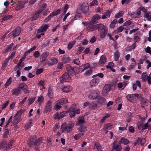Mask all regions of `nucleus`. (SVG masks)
<instances>
[{
    "mask_svg": "<svg viewBox=\"0 0 151 151\" xmlns=\"http://www.w3.org/2000/svg\"><path fill=\"white\" fill-rule=\"evenodd\" d=\"M66 70L70 76L73 77L74 76V77L76 79H78L80 78V75L78 73L79 70L78 67H72V66L68 65L66 67Z\"/></svg>",
    "mask_w": 151,
    "mask_h": 151,
    "instance_id": "obj_1",
    "label": "nucleus"
},
{
    "mask_svg": "<svg viewBox=\"0 0 151 151\" xmlns=\"http://www.w3.org/2000/svg\"><path fill=\"white\" fill-rule=\"evenodd\" d=\"M97 29L99 33L100 37L101 38H104L108 32V28L102 24H97Z\"/></svg>",
    "mask_w": 151,
    "mask_h": 151,
    "instance_id": "obj_2",
    "label": "nucleus"
},
{
    "mask_svg": "<svg viewBox=\"0 0 151 151\" xmlns=\"http://www.w3.org/2000/svg\"><path fill=\"white\" fill-rule=\"evenodd\" d=\"M74 123L71 122H69L67 125L65 123H63L61 127V129H63L64 131L65 130L68 133L70 132L74 127Z\"/></svg>",
    "mask_w": 151,
    "mask_h": 151,
    "instance_id": "obj_3",
    "label": "nucleus"
},
{
    "mask_svg": "<svg viewBox=\"0 0 151 151\" xmlns=\"http://www.w3.org/2000/svg\"><path fill=\"white\" fill-rule=\"evenodd\" d=\"M24 112V110L21 109L19 111L17 112L14 117V120L12 122L13 124H17L22 120V119L21 115Z\"/></svg>",
    "mask_w": 151,
    "mask_h": 151,
    "instance_id": "obj_4",
    "label": "nucleus"
},
{
    "mask_svg": "<svg viewBox=\"0 0 151 151\" xmlns=\"http://www.w3.org/2000/svg\"><path fill=\"white\" fill-rule=\"evenodd\" d=\"M69 75H70V74L67 73H64L63 76L60 77V83H63L65 82H70L71 80V78Z\"/></svg>",
    "mask_w": 151,
    "mask_h": 151,
    "instance_id": "obj_5",
    "label": "nucleus"
},
{
    "mask_svg": "<svg viewBox=\"0 0 151 151\" xmlns=\"http://www.w3.org/2000/svg\"><path fill=\"white\" fill-rule=\"evenodd\" d=\"M28 2L27 0H24L22 1H18L16 4V10L17 11H19L21 9L25 8V4Z\"/></svg>",
    "mask_w": 151,
    "mask_h": 151,
    "instance_id": "obj_6",
    "label": "nucleus"
},
{
    "mask_svg": "<svg viewBox=\"0 0 151 151\" xmlns=\"http://www.w3.org/2000/svg\"><path fill=\"white\" fill-rule=\"evenodd\" d=\"M21 30L19 28H17L14 29L12 32L9 34L8 36L11 38L18 36L20 34Z\"/></svg>",
    "mask_w": 151,
    "mask_h": 151,
    "instance_id": "obj_7",
    "label": "nucleus"
},
{
    "mask_svg": "<svg viewBox=\"0 0 151 151\" xmlns=\"http://www.w3.org/2000/svg\"><path fill=\"white\" fill-rule=\"evenodd\" d=\"M81 9L83 12L86 15L88 14L89 8L88 4L86 1L83 2L81 6Z\"/></svg>",
    "mask_w": 151,
    "mask_h": 151,
    "instance_id": "obj_8",
    "label": "nucleus"
},
{
    "mask_svg": "<svg viewBox=\"0 0 151 151\" xmlns=\"http://www.w3.org/2000/svg\"><path fill=\"white\" fill-rule=\"evenodd\" d=\"M86 26H88L87 29L88 31H92L97 29V24L96 25L91 24L90 22H88Z\"/></svg>",
    "mask_w": 151,
    "mask_h": 151,
    "instance_id": "obj_9",
    "label": "nucleus"
},
{
    "mask_svg": "<svg viewBox=\"0 0 151 151\" xmlns=\"http://www.w3.org/2000/svg\"><path fill=\"white\" fill-rule=\"evenodd\" d=\"M42 11L37 10L33 14V16L30 18L32 21H33L38 19L40 17V15L42 14Z\"/></svg>",
    "mask_w": 151,
    "mask_h": 151,
    "instance_id": "obj_10",
    "label": "nucleus"
},
{
    "mask_svg": "<svg viewBox=\"0 0 151 151\" xmlns=\"http://www.w3.org/2000/svg\"><path fill=\"white\" fill-rule=\"evenodd\" d=\"M52 101H51L50 100L47 102L46 105L45 106V113H47L51 110L52 108Z\"/></svg>",
    "mask_w": 151,
    "mask_h": 151,
    "instance_id": "obj_11",
    "label": "nucleus"
},
{
    "mask_svg": "<svg viewBox=\"0 0 151 151\" xmlns=\"http://www.w3.org/2000/svg\"><path fill=\"white\" fill-rule=\"evenodd\" d=\"M100 81V79L98 77H95L90 81V84L91 86H95L98 85Z\"/></svg>",
    "mask_w": 151,
    "mask_h": 151,
    "instance_id": "obj_12",
    "label": "nucleus"
},
{
    "mask_svg": "<svg viewBox=\"0 0 151 151\" xmlns=\"http://www.w3.org/2000/svg\"><path fill=\"white\" fill-rule=\"evenodd\" d=\"M49 55V53L46 51L43 52L40 55V61L42 62L46 59Z\"/></svg>",
    "mask_w": 151,
    "mask_h": 151,
    "instance_id": "obj_13",
    "label": "nucleus"
},
{
    "mask_svg": "<svg viewBox=\"0 0 151 151\" xmlns=\"http://www.w3.org/2000/svg\"><path fill=\"white\" fill-rule=\"evenodd\" d=\"M116 140H115L113 143V148L116 150V151H121L122 147L121 145L116 144Z\"/></svg>",
    "mask_w": 151,
    "mask_h": 151,
    "instance_id": "obj_14",
    "label": "nucleus"
},
{
    "mask_svg": "<svg viewBox=\"0 0 151 151\" xmlns=\"http://www.w3.org/2000/svg\"><path fill=\"white\" fill-rule=\"evenodd\" d=\"M137 98L140 97L141 95H127L126 97L128 100L129 101L133 102L135 99L136 96Z\"/></svg>",
    "mask_w": 151,
    "mask_h": 151,
    "instance_id": "obj_15",
    "label": "nucleus"
},
{
    "mask_svg": "<svg viewBox=\"0 0 151 151\" xmlns=\"http://www.w3.org/2000/svg\"><path fill=\"white\" fill-rule=\"evenodd\" d=\"M106 58L104 55L101 56L99 61V65L101 66L103 65L106 62Z\"/></svg>",
    "mask_w": 151,
    "mask_h": 151,
    "instance_id": "obj_16",
    "label": "nucleus"
},
{
    "mask_svg": "<svg viewBox=\"0 0 151 151\" xmlns=\"http://www.w3.org/2000/svg\"><path fill=\"white\" fill-rule=\"evenodd\" d=\"M61 89L63 92L68 93L70 92L72 90V87L70 86H64Z\"/></svg>",
    "mask_w": 151,
    "mask_h": 151,
    "instance_id": "obj_17",
    "label": "nucleus"
},
{
    "mask_svg": "<svg viewBox=\"0 0 151 151\" xmlns=\"http://www.w3.org/2000/svg\"><path fill=\"white\" fill-rule=\"evenodd\" d=\"M58 62L57 59L52 58H51L48 62V65H52L56 64Z\"/></svg>",
    "mask_w": 151,
    "mask_h": 151,
    "instance_id": "obj_18",
    "label": "nucleus"
},
{
    "mask_svg": "<svg viewBox=\"0 0 151 151\" xmlns=\"http://www.w3.org/2000/svg\"><path fill=\"white\" fill-rule=\"evenodd\" d=\"M90 65L88 63H87L84 65L81 66L80 67V70L82 73L84 70H86V69L89 68L90 67Z\"/></svg>",
    "mask_w": 151,
    "mask_h": 151,
    "instance_id": "obj_19",
    "label": "nucleus"
},
{
    "mask_svg": "<svg viewBox=\"0 0 151 151\" xmlns=\"http://www.w3.org/2000/svg\"><path fill=\"white\" fill-rule=\"evenodd\" d=\"M62 105L60 101H56L55 104L54 106L53 109L56 111H58L61 108V105Z\"/></svg>",
    "mask_w": 151,
    "mask_h": 151,
    "instance_id": "obj_20",
    "label": "nucleus"
},
{
    "mask_svg": "<svg viewBox=\"0 0 151 151\" xmlns=\"http://www.w3.org/2000/svg\"><path fill=\"white\" fill-rule=\"evenodd\" d=\"M111 12L109 10H106V11L104 12V14L102 15V19H104L109 18L111 14Z\"/></svg>",
    "mask_w": 151,
    "mask_h": 151,
    "instance_id": "obj_21",
    "label": "nucleus"
},
{
    "mask_svg": "<svg viewBox=\"0 0 151 151\" xmlns=\"http://www.w3.org/2000/svg\"><path fill=\"white\" fill-rule=\"evenodd\" d=\"M100 18L99 15L98 14H95L93 16L91 20V22L93 23H96V20L99 19Z\"/></svg>",
    "mask_w": 151,
    "mask_h": 151,
    "instance_id": "obj_22",
    "label": "nucleus"
},
{
    "mask_svg": "<svg viewBox=\"0 0 151 151\" xmlns=\"http://www.w3.org/2000/svg\"><path fill=\"white\" fill-rule=\"evenodd\" d=\"M88 98L92 100L96 99H97L98 101H100L101 100V99L100 98L99 96L97 95H89Z\"/></svg>",
    "mask_w": 151,
    "mask_h": 151,
    "instance_id": "obj_23",
    "label": "nucleus"
},
{
    "mask_svg": "<svg viewBox=\"0 0 151 151\" xmlns=\"http://www.w3.org/2000/svg\"><path fill=\"white\" fill-rule=\"evenodd\" d=\"M48 26L47 24H45L44 26H42L41 28L38 30L39 32H42L45 31L48 29Z\"/></svg>",
    "mask_w": 151,
    "mask_h": 151,
    "instance_id": "obj_24",
    "label": "nucleus"
},
{
    "mask_svg": "<svg viewBox=\"0 0 151 151\" xmlns=\"http://www.w3.org/2000/svg\"><path fill=\"white\" fill-rule=\"evenodd\" d=\"M8 61L6 59L3 61V63H2V66L1 68V70H3L5 69L8 65Z\"/></svg>",
    "mask_w": 151,
    "mask_h": 151,
    "instance_id": "obj_25",
    "label": "nucleus"
},
{
    "mask_svg": "<svg viewBox=\"0 0 151 151\" xmlns=\"http://www.w3.org/2000/svg\"><path fill=\"white\" fill-rule=\"evenodd\" d=\"M111 87L109 85H106L103 88V92L106 93H107L110 90Z\"/></svg>",
    "mask_w": 151,
    "mask_h": 151,
    "instance_id": "obj_26",
    "label": "nucleus"
},
{
    "mask_svg": "<svg viewBox=\"0 0 151 151\" xmlns=\"http://www.w3.org/2000/svg\"><path fill=\"white\" fill-rule=\"evenodd\" d=\"M13 43H12L10 45H8L6 49L5 50H4V53H6L11 51L12 48L13 46Z\"/></svg>",
    "mask_w": 151,
    "mask_h": 151,
    "instance_id": "obj_27",
    "label": "nucleus"
},
{
    "mask_svg": "<svg viewBox=\"0 0 151 151\" xmlns=\"http://www.w3.org/2000/svg\"><path fill=\"white\" fill-rule=\"evenodd\" d=\"M139 100L142 105L144 106L147 104V100L146 98L141 97L140 98Z\"/></svg>",
    "mask_w": 151,
    "mask_h": 151,
    "instance_id": "obj_28",
    "label": "nucleus"
},
{
    "mask_svg": "<svg viewBox=\"0 0 151 151\" xmlns=\"http://www.w3.org/2000/svg\"><path fill=\"white\" fill-rule=\"evenodd\" d=\"M120 142L121 143L125 145H127L129 142V141L127 139L124 138H121Z\"/></svg>",
    "mask_w": 151,
    "mask_h": 151,
    "instance_id": "obj_29",
    "label": "nucleus"
},
{
    "mask_svg": "<svg viewBox=\"0 0 151 151\" xmlns=\"http://www.w3.org/2000/svg\"><path fill=\"white\" fill-rule=\"evenodd\" d=\"M84 135L83 133H79L75 135L74 137V139L75 140H78Z\"/></svg>",
    "mask_w": 151,
    "mask_h": 151,
    "instance_id": "obj_30",
    "label": "nucleus"
},
{
    "mask_svg": "<svg viewBox=\"0 0 151 151\" xmlns=\"http://www.w3.org/2000/svg\"><path fill=\"white\" fill-rule=\"evenodd\" d=\"M117 22V20L116 19H114L111 22L109 25V27L112 28H113L115 27V24Z\"/></svg>",
    "mask_w": 151,
    "mask_h": 151,
    "instance_id": "obj_31",
    "label": "nucleus"
},
{
    "mask_svg": "<svg viewBox=\"0 0 151 151\" xmlns=\"http://www.w3.org/2000/svg\"><path fill=\"white\" fill-rule=\"evenodd\" d=\"M15 53L16 52H13L11 54V55L10 56H9L8 57V58H6V59L8 61H9L10 60H12L14 57Z\"/></svg>",
    "mask_w": 151,
    "mask_h": 151,
    "instance_id": "obj_32",
    "label": "nucleus"
},
{
    "mask_svg": "<svg viewBox=\"0 0 151 151\" xmlns=\"http://www.w3.org/2000/svg\"><path fill=\"white\" fill-rule=\"evenodd\" d=\"M21 91V90L19 89L18 88H15V89L12 90V92L13 94H17L19 93Z\"/></svg>",
    "mask_w": 151,
    "mask_h": 151,
    "instance_id": "obj_33",
    "label": "nucleus"
},
{
    "mask_svg": "<svg viewBox=\"0 0 151 151\" xmlns=\"http://www.w3.org/2000/svg\"><path fill=\"white\" fill-rule=\"evenodd\" d=\"M43 142V140L41 138H39L37 140L35 141L34 144V145H40Z\"/></svg>",
    "mask_w": 151,
    "mask_h": 151,
    "instance_id": "obj_34",
    "label": "nucleus"
},
{
    "mask_svg": "<svg viewBox=\"0 0 151 151\" xmlns=\"http://www.w3.org/2000/svg\"><path fill=\"white\" fill-rule=\"evenodd\" d=\"M119 52L117 51H116L114 54V59L115 61H118L119 60Z\"/></svg>",
    "mask_w": 151,
    "mask_h": 151,
    "instance_id": "obj_35",
    "label": "nucleus"
},
{
    "mask_svg": "<svg viewBox=\"0 0 151 151\" xmlns=\"http://www.w3.org/2000/svg\"><path fill=\"white\" fill-rule=\"evenodd\" d=\"M62 9H59L55 11H53L51 14L53 16L59 14L60 12Z\"/></svg>",
    "mask_w": 151,
    "mask_h": 151,
    "instance_id": "obj_36",
    "label": "nucleus"
},
{
    "mask_svg": "<svg viewBox=\"0 0 151 151\" xmlns=\"http://www.w3.org/2000/svg\"><path fill=\"white\" fill-rule=\"evenodd\" d=\"M124 14V12H123L120 11L115 15V17L116 18H118L122 17Z\"/></svg>",
    "mask_w": 151,
    "mask_h": 151,
    "instance_id": "obj_37",
    "label": "nucleus"
},
{
    "mask_svg": "<svg viewBox=\"0 0 151 151\" xmlns=\"http://www.w3.org/2000/svg\"><path fill=\"white\" fill-rule=\"evenodd\" d=\"M14 143V141L13 140L11 141L8 143V145L6 147L7 149L11 148Z\"/></svg>",
    "mask_w": 151,
    "mask_h": 151,
    "instance_id": "obj_38",
    "label": "nucleus"
},
{
    "mask_svg": "<svg viewBox=\"0 0 151 151\" xmlns=\"http://www.w3.org/2000/svg\"><path fill=\"white\" fill-rule=\"evenodd\" d=\"M104 76V75L103 73H98L96 75H94L92 76L93 78H95V77H99L100 78H103Z\"/></svg>",
    "mask_w": 151,
    "mask_h": 151,
    "instance_id": "obj_39",
    "label": "nucleus"
},
{
    "mask_svg": "<svg viewBox=\"0 0 151 151\" xmlns=\"http://www.w3.org/2000/svg\"><path fill=\"white\" fill-rule=\"evenodd\" d=\"M53 17V16L52 15V14L51 13L47 17L45 18L44 20V22L45 23H47L48 21H49L50 19L52 18Z\"/></svg>",
    "mask_w": 151,
    "mask_h": 151,
    "instance_id": "obj_40",
    "label": "nucleus"
},
{
    "mask_svg": "<svg viewBox=\"0 0 151 151\" xmlns=\"http://www.w3.org/2000/svg\"><path fill=\"white\" fill-rule=\"evenodd\" d=\"M12 81H11V78H9L7 80L4 85L5 88H7V86H9L11 83Z\"/></svg>",
    "mask_w": 151,
    "mask_h": 151,
    "instance_id": "obj_41",
    "label": "nucleus"
},
{
    "mask_svg": "<svg viewBox=\"0 0 151 151\" xmlns=\"http://www.w3.org/2000/svg\"><path fill=\"white\" fill-rule=\"evenodd\" d=\"M148 76H147V74L146 72L143 73L142 75V78L144 80L147 79L148 78Z\"/></svg>",
    "mask_w": 151,
    "mask_h": 151,
    "instance_id": "obj_42",
    "label": "nucleus"
},
{
    "mask_svg": "<svg viewBox=\"0 0 151 151\" xmlns=\"http://www.w3.org/2000/svg\"><path fill=\"white\" fill-rule=\"evenodd\" d=\"M24 86H26L25 84L21 83L18 85L17 88L19 89H21V91L23 89H24Z\"/></svg>",
    "mask_w": 151,
    "mask_h": 151,
    "instance_id": "obj_43",
    "label": "nucleus"
},
{
    "mask_svg": "<svg viewBox=\"0 0 151 151\" xmlns=\"http://www.w3.org/2000/svg\"><path fill=\"white\" fill-rule=\"evenodd\" d=\"M44 69L43 68L38 69L36 70V74L37 75H38L42 73Z\"/></svg>",
    "mask_w": 151,
    "mask_h": 151,
    "instance_id": "obj_44",
    "label": "nucleus"
},
{
    "mask_svg": "<svg viewBox=\"0 0 151 151\" xmlns=\"http://www.w3.org/2000/svg\"><path fill=\"white\" fill-rule=\"evenodd\" d=\"M44 97L42 96H39L37 99V101L39 104H41L43 101Z\"/></svg>",
    "mask_w": 151,
    "mask_h": 151,
    "instance_id": "obj_45",
    "label": "nucleus"
},
{
    "mask_svg": "<svg viewBox=\"0 0 151 151\" xmlns=\"http://www.w3.org/2000/svg\"><path fill=\"white\" fill-rule=\"evenodd\" d=\"M144 17L146 18L148 20L151 21V15H150L149 13H145L144 14Z\"/></svg>",
    "mask_w": 151,
    "mask_h": 151,
    "instance_id": "obj_46",
    "label": "nucleus"
},
{
    "mask_svg": "<svg viewBox=\"0 0 151 151\" xmlns=\"http://www.w3.org/2000/svg\"><path fill=\"white\" fill-rule=\"evenodd\" d=\"M12 15H5L3 19V20H4V21L7 20H8L9 19L12 18Z\"/></svg>",
    "mask_w": 151,
    "mask_h": 151,
    "instance_id": "obj_47",
    "label": "nucleus"
},
{
    "mask_svg": "<svg viewBox=\"0 0 151 151\" xmlns=\"http://www.w3.org/2000/svg\"><path fill=\"white\" fill-rule=\"evenodd\" d=\"M132 22L130 20H128L124 23L123 24V26L126 27L128 26L129 25L132 23Z\"/></svg>",
    "mask_w": 151,
    "mask_h": 151,
    "instance_id": "obj_48",
    "label": "nucleus"
},
{
    "mask_svg": "<svg viewBox=\"0 0 151 151\" xmlns=\"http://www.w3.org/2000/svg\"><path fill=\"white\" fill-rule=\"evenodd\" d=\"M98 2L96 0H93L90 3V6H91L97 5L98 4Z\"/></svg>",
    "mask_w": 151,
    "mask_h": 151,
    "instance_id": "obj_49",
    "label": "nucleus"
},
{
    "mask_svg": "<svg viewBox=\"0 0 151 151\" xmlns=\"http://www.w3.org/2000/svg\"><path fill=\"white\" fill-rule=\"evenodd\" d=\"M69 7V5L68 4H66L65 6H64L63 8V13L65 14L66 13V11L68 10Z\"/></svg>",
    "mask_w": 151,
    "mask_h": 151,
    "instance_id": "obj_50",
    "label": "nucleus"
},
{
    "mask_svg": "<svg viewBox=\"0 0 151 151\" xmlns=\"http://www.w3.org/2000/svg\"><path fill=\"white\" fill-rule=\"evenodd\" d=\"M68 112H69L70 116V117L72 118L74 117L75 115V113L74 111H68Z\"/></svg>",
    "mask_w": 151,
    "mask_h": 151,
    "instance_id": "obj_51",
    "label": "nucleus"
},
{
    "mask_svg": "<svg viewBox=\"0 0 151 151\" xmlns=\"http://www.w3.org/2000/svg\"><path fill=\"white\" fill-rule=\"evenodd\" d=\"M38 85L40 86H42L43 88H45L44 86L45 85V82L43 80H41L38 83Z\"/></svg>",
    "mask_w": 151,
    "mask_h": 151,
    "instance_id": "obj_52",
    "label": "nucleus"
},
{
    "mask_svg": "<svg viewBox=\"0 0 151 151\" xmlns=\"http://www.w3.org/2000/svg\"><path fill=\"white\" fill-rule=\"evenodd\" d=\"M99 94V91L97 90H93L91 92V94Z\"/></svg>",
    "mask_w": 151,
    "mask_h": 151,
    "instance_id": "obj_53",
    "label": "nucleus"
},
{
    "mask_svg": "<svg viewBox=\"0 0 151 151\" xmlns=\"http://www.w3.org/2000/svg\"><path fill=\"white\" fill-rule=\"evenodd\" d=\"M59 101H60L62 104H63V103H66L68 102V100L65 98H63Z\"/></svg>",
    "mask_w": 151,
    "mask_h": 151,
    "instance_id": "obj_54",
    "label": "nucleus"
},
{
    "mask_svg": "<svg viewBox=\"0 0 151 151\" xmlns=\"http://www.w3.org/2000/svg\"><path fill=\"white\" fill-rule=\"evenodd\" d=\"M112 128V125L110 124H108L105 126V128L107 130H109Z\"/></svg>",
    "mask_w": 151,
    "mask_h": 151,
    "instance_id": "obj_55",
    "label": "nucleus"
},
{
    "mask_svg": "<svg viewBox=\"0 0 151 151\" xmlns=\"http://www.w3.org/2000/svg\"><path fill=\"white\" fill-rule=\"evenodd\" d=\"M70 61V58L68 57H64L63 58V61L64 63H67Z\"/></svg>",
    "mask_w": 151,
    "mask_h": 151,
    "instance_id": "obj_56",
    "label": "nucleus"
},
{
    "mask_svg": "<svg viewBox=\"0 0 151 151\" xmlns=\"http://www.w3.org/2000/svg\"><path fill=\"white\" fill-rule=\"evenodd\" d=\"M68 113V111H67L66 112H62L59 113L60 118H62L65 116V115L66 113Z\"/></svg>",
    "mask_w": 151,
    "mask_h": 151,
    "instance_id": "obj_57",
    "label": "nucleus"
},
{
    "mask_svg": "<svg viewBox=\"0 0 151 151\" xmlns=\"http://www.w3.org/2000/svg\"><path fill=\"white\" fill-rule=\"evenodd\" d=\"M143 126V125L142 124V123L141 122H139L137 123V128L138 129H142V127Z\"/></svg>",
    "mask_w": 151,
    "mask_h": 151,
    "instance_id": "obj_58",
    "label": "nucleus"
},
{
    "mask_svg": "<svg viewBox=\"0 0 151 151\" xmlns=\"http://www.w3.org/2000/svg\"><path fill=\"white\" fill-rule=\"evenodd\" d=\"M61 130L60 131H58L57 133V136H60L62 133H63L64 132V130L63 129H60Z\"/></svg>",
    "mask_w": 151,
    "mask_h": 151,
    "instance_id": "obj_59",
    "label": "nucleus"
},
{
    "mask_svg": "<svg viewBox=\"0 0 151 151\" xmlns=\"http://www.w3.org/2000/svg\"><path fill=\"white\" fill-rule=\"evenodd\" d=\"M50 41L49 40H47L42 45V46L44 47L48 46L50 44Z\"/></svg>",
    "mask_w": 151,
    "mask_h": 151,
    "instance_id": "obj_60",
    "label": "nucleus"
},
{
    "mask_svg": "<svg viewBox=\"0 0 151 151\" xmlns=\"http://www.w3.org/2000/svg\"><path fill=\"white\" fill-rule=\"evenodd\" d=\"M95 146L97 150L99 151L101 149V146L98 143H96L95 144Z\"/></svg>",
    "mask_w": 151,
    "mask_h": 151,
    "instance_id": "obj_61",
    "label": "nucleus"
},
{
    "mask_svg": "<svg viewBox=\"0 0 151 151\" xmlns=\"http://www.w3.org/2000/svg\"><path fill=\"white\" fill-rule=\"evenodd\" d=\"M145 52L151 55V48L149 47H147L145 49Z\"/></svg>",
    "mask_w": 151,
    "mask_h": 151,
    "instance_id": "obj_62",
    "label": "nucleus"
},
{
    "mask_svg": "<svg viewBox=\"0 0 151 151\" xmlns=\"http://www.w3.org/2000/svg\"><path fill=\"white\" fill-rule=\"evenodd\" d=\"M76 105L73 104L70 107L68 111H74V110L76 109Z\"/></svg>",
    "mask_w": 151,
    "mask_h": 151,
    "instance_id": "obj_63",
    "label": "nucleus"
},
{
    "mask_svg": "<svg viewBox=\"0 0 151 151\" xmlns=\"http://www.w3.org/2000/svg\"><path fill=\"white\" fill-rule=\"evenodd\" d=\"M139 9L140 11H142L145 13H147V10L143 6H140L139 7Z\"/></svg>",
    "mask_w": 151,
    "mask_h": 151,
    "instance_id": "obj_64",
    "label": "nucleus"
}]
</instances>
